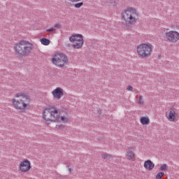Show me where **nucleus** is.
<instances>
[{
  "label": "nucleus",
  "mask_w": 179,
  "mask_h": 179,
  "mask_svg": "<svg viewBox=\"0 0 179 179\" xmlns=\"http://www.w3.org/2000/svg\"><path fill=\"white\" fill-rule=\"evenodd\" d=\"M42 118L47 124H51V122H62L65 124L69 121L68 112H60L58 108L52 106H48L43 110Z\"/></svg>",
  "instance_id": "1"
},
{
  "label": "nucleus",
  "mask_w": 179,
  "mask_h": 179,
  "mask_svg": "<svg viewBox=\"0 0 179 179\" xmlns=\"http://www.w3.org/2000/svg\"><path fill=\"white\" fill-rule=\"evenodd\" d=\"M11 106L17 111L23 113L31 107V96L26 92H17L11 99Z\"/></svg>",
  "instance_id": "2"
},
{
  "label": "nucleus",
  "mask_w": 179,
  "mask_h": 179,
  "mask_svg": "<svg viewBox=\"0 0 179 179\" xmlns=\"http://www.w3.org/2000/svg\"><path fill=\"white\" fill-rule=\"evenodd\" d=\"M121 20L124 26H135L139 22V11L134 7H129L121 12Z\"/></svg>",
  "instance_id": "3"
},
{
  "label": "nucleus",
  "mask_w": 179,
  "mask_h": 179,
  "mask_svg": "<svg viewBox=\"0 0 179 179\" xmlns=\"http://www.w3.org/2000/svg\"><path fill=\"white\" fill-rule=\"evenodd\" d=\"M13 48L18 57H28L33 51L34 45L29 41H20L14 45Z\"/></svg>",
  "instance_id": "4"
},
{
  "label": "nucleus",
  "mask_w": 179,
  "mask_h": 179,
  "mask_svg": "<svg viewBox=\"0 0 179 179\" xmlns=\"http://www.w3.org/2000/svg\"><path fill=\"white\" fill-rule=\"evenodd\" d=\"M153 51V45L152 43H141L136 47V52L138 58H149L152 55Z\"/></svg>",
  "instance_id": "5"
},
{
  "label": "nucleus",
  "mask_w": 179,
  "mask_h": 179,
  "mask_svg": "<svg viewBox=\"0 0 179 179\" xmlns=\"http://www.w3.org/2000/svg\"><path fill=\"white\" fill-rule=\"evenodd\" d=\"M51 62L57 68H65L69 62L68 56L62 52H57L52 57Z\"/></svg>",
  "instance_id": "6"
},
{
  "label": "nucleus",
  "mask_w": 179,
  "mask_h": 179,
  "mask_svg": "<svg viewBox=\"0 0 179 179\" xmlns=\"http://www.w3.org/2000/svg\"><path fill=\"white\" fill-rule=\"evenodd\" d=\"M69 40L71 43H72L71 47H73V48L79 50V48H82V47H83V35L80 34H72L70 36Z\"/></svg>",
  "instance_id": "7"
},
{
  "label": "nucleus",
  "mask_w": 179,
  "mask_h": 179,
  "mask_svg": "<svg viewBox=\"0 0 179 179\" xmlns=\"http://www.w3.org/2000/svg\"><path fill=\"white\" fill-rule=\"evenodd\" d=\"M165 117L169 122H177L179 120L178 111L176 108L171 107L165 112Z\"/></svg>",
  "instance_id": "8"
},
{
  "label": "nucleus",
  "mask_w": 179,
  "mask_h": 179,
  "mask_svg": "<svg viewBox=\"0 0 179 179\" xmlns=\"http://www.w3.org/2000/svg\"><path fill=\"white\" fill-rule=\"evenodd\" d=\"M165 38L168 43L176 44L179 41V32L176 30H170L165 33Z\"/></svg>",
  "instance_id": "9"
},
{
  "label": "nucleus",
  "mask_w": 179,
  "mask_h": 179,
  "mask_svg": "<svg viewBox=\"0 0 179 179\" xmlns=\"http://www.w3.org/2000/svg\"><path fill=\"white\" fill-rule=\"evenodd\" d=\"M18 170L20 173H28L31 170V162L27 159H24L20 162Z\"/></svg>",
  "instance_id": "10"
},
{
  "label": "nucleus",
  "mask_w": 179,
  "mask_h": 179,
  "mask_svg": "<svg viewBox=\"0 0 179 179\" xmlns=\"http://www.w3.org/2000/svg\"><path fill=\"white\" fill-rule=\"evenodd\" d=\"M52 95L55 100H61V98L64 96V89L61 87H57L52 91Z\"/></svg>",
  "instance_id": "11"
},
{
  "label": "nucleus",
  "mask_w": 179,
  "mask_h": 179,
  "mask_svg": "<svg viewBox=\"0 0 179 179\" xmlns=\"http://www.w3.org/2000/svg\"><path fill=\"white\" fill-rule=\"evenodd\" d=\"M134 149H135V147H129L126 149L125 157L127 160H134V159H135Z\"/></svg>",
  "instance_id": "12"
},
{
  "label": "nucleus",
  "mask_w": 179,
  "mask_h": 179,
  "mask_svg": "<svg viewBox=\"0 0 179 179\" xmlns=\"http://www.w3.org/2000/svg\"><path fill=\"white\" fill-rule=\"evenodd\" d=\"M143 167L148 171H152V170H153V169H155V163H153V162H152V160L148 159V160L145 161Z\"/></svg>",
  "instance_id": "13"
},
{
  "label": "nucleus",
  "mask_w": 179,
  "mask_h": 179,
  "mask_svg": "<svg viewBox=\"0 0 179 179\" xmlns=\"http://www.w3.org/2000/svg\"><path fill=\"white\" fill-rule=\"evenodd\" d=\"M140 122L143 125H149L150 124V119H149V116H142L140 118Z\"/></svg>",
  "instance_id": "14"
},
{
  "label": "nucleus",
  "mask_w": 179,
  "mask_h": 179,
  "mask_svg": "<svg viewBox=\"0 0 179 179\" xmlns=\"http://www.w3.org/2000/svg\"><path fill=\"white\" fill-rule=\"evenodd\" d=\"M41 43L43 45H50V43H51V41L48 38H43L41 39Z\"/></svg>",
  "instance_id": "15"
},
{
  "label": "nucleus",
  "mask_w": 179,
  "mask_h": 179,
  "mask_svg": "<svg viewBox=\"0 0 179 179\" xmlns=\"http://www.w3.org/2000/svg\"><path fill=\"white\" fill-rule=\"evenodd\" d=\"M102 159H104L106 160H110V159H113V155L107 153H103L101 155Z\"/></svg>",
  "instance_id": "16"
},
{
  "label": "nucleus",
  "mask_w": 179,
  "mask_h": 179,
  "mask_svg": "<svg viewBox=\"0 0 179 179\" xmlns=\"http://www.w3.org/2000/svg\"><path fill=\"white\" fill-rule=\"evenodd\" d=\"M138 104H139V106H145V99H143L142 95L138 96Z\"/></svg>",
  "instance_id": "17"
},
{
  "label": "nucleus",
  "mask_w": 179,
  "mask_h": 179,
  "mask_svg": "<svg viewBox=\"0 0 179 179\" xmlns=\"http://www.w3.org/2000/svg\"><path fill=\"white\" fill-rule=\"evenodd\" d=\"M167 169H169V166H167L166 164H162L159 167V170H161V171H166Z\"/></svg>",
  "instance_id": "18"
},
{
  "label": "nucleus",
  "mask_w": 179,
  "mask_h": 179,
  "mask_svg": "<svg viewBox=\"0 0 179 179\" xmlns=\"http://www.w3.org/2000/svg\"><path fill=\"white\" fill-rule=\"evenodd\" d=\"M82 6H83V2L76 3L74 5V7L76 8L77 9H79V8H82Z\"/></svg>",
  "instance_id": "19"
},
{
  "label": "nucleus",
  "mask_w": 179,
  "mask_h": 179,
  "mask_svg": "<svg viewBox=\"0 0 179 179\" xmlns=\"http://www.w3.org/2000/svg\"><path fill=\"white\" fill-rule=\"evenodd\" d=\"M164 176V172H159L157 174L156 178L157 179H162V178Z\"/></svg>",
  "instance_id": "20"
},
{
  "label": "nucleus",
  "mask_w": 179,
  "mask_h": 179,
  "mask_svg": "<svg viewBox=\"0 0 179 179\" xmlns=\"http://www.w3.org/2000/svg\"><path fill=\"white\" fill-rule=\"evenodd\" d=\"M127 90H128V92H133L134 90V87H132L131 85H128L127 87Z\"/></svg>",
  "instance_id": "21"
},
{
  "label": "nucleus",
  "mask_w": 179,
  "mask_h": 179,
  "mask_svg": "<svg viewBox=\"0 0 179 179\" xmlns=\"http://www.w3.org/2000/svg\"><path fill=\"white\" fill-rule=\"evenodd\" d=\"M82 0H68L69 2H72V3H76V2H80Z\"/></svg>",
  "instance_id": "22"
},
{
  "label": "nucleus",
  "mask_w": 179,
  "mask_h": 179,
  "mask_svg": "<svg viewBox=\"0 0 179 179\" xmlns=\"http://www.w3.org/2000/svg\"><path fill=\"white\" fill-rule=\"evenodd\" d=\"M55 29H61V25L60 24H55Z\"/></svg>",
  "instance_id": "23"
},
{
  "label": "nucleus",
  "mask_w": 179,
  "mask_h": 179,
  "mask_svg": "<svg viewBox=\"0 0 179 179\" xmlns=\"http://www.w3.org/2000/svg\"><path fill=\"white\" fill-rule=\"evenodd\" d=\"M46 31H55V28H50L46 29Z\"/></svg>",
  "instance_id": "24"
},
{
  "label": "nucleus",
  "mask_w": 179,
  "mask_h": 179,
  "mask_svg": "<svg viewBox=\"0 0 179 179\" xmlns=\"http://www.w3.org/2000/svg\"><path fill=\"white\" fill-rule=\"evenodd\" d=\"M69 173H72V169H71V168H69Z\"/></svg>",
  "instance_id": "25"
}]
</instances>
